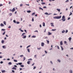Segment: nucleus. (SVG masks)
Wrapping results in <instances>:
<instances>
[{
  "instance_id": "48",
  "label": "nucleus",
  "mask_w": 73,
  "mask_h": 73,
  "mask_svg": "<svg viewBox=\"0 0 73 73\" xmlns=\"http://www.w3.org/2000/svg\"><path fill=\"white\" fill-rule=\"evenodd\" d=\"M43 8L46 9V6L44 7H43Z\"/></svg>"
},
{
  "instance_id": "51",
  "label": "nucleus",
  "mask_w": 73,
  "mask_h": 73,
  "mask_svg": "<svg viewBox=\"0 0 73 73\" xmlns=\"http://www.w3.org/2000/svg\"><path fill=\"white\" fill-rule=\"evenodd\" d=\"M64 42L65 44H66V41H64Z\"/></svg>"
},
{
  "instance_id": "17",
  "label": "nucleus",
  "mask_w": 73,
  "mask_h": 73,
  "mask_svg": "<svg viewBox=\"0 0 73 73\" xmlns=\"http://www.w3.org/2000/svg\"><path fill=\"white\" fill-rule=\"evenodd\" d=\"M46 41L47 42V44H49V41L48 40H46Z\"/></svg>"
},
{
  "instance_id": "3",
  "label": "nucleus",
  "mask_w": 73,
  "mask_h": 73,
  "mask_svg": "<svg viewBox=\"0 0 73 73\" xmlns=\"http://www.w3.org/2000/svg\"><path fill=\"white\" fill-rule=\"evenodd\" d=\"M9 10L11 12H15V11H16V9H15V8H13V9L12 10L11 9H10Z\"/></svg>"
},
{
  "instance_id": "2",
  "label": "nucleus",
  "mask_w": 73,
  "mask_h": 73,
  "mask_svg": "<svg viewBox=\"0 0 73 73\" xmlns=\"http://www.w3.org/2000/svg\"><path fill=\"white\" fill-rule=\"evenodd\" d=\"M63 21H65V20L66 19H65V16H63L62 17V19H61Z\"/></svg>"
},
{
  "instance_id": "38",
  "label": "nucleus",
  "mask_w": 73,
  "mask_h": 73,
  "mask_svg": "<svg viewBox=\"0 0 73 73\" xmlns=\"http://www.w3.org/2000/svg\"><path fill=\"white\" fill-rule=\"evenodd\" d=\"M27 51L28 52H29H29H30V50H29V49H27Z\"/></svg>"
},
{
  "instance_id": "61",
  "label": "nucleus",
  "mask_w": 73,
  "mask_h": 73,
  "mask_svg": "<svg viewBox=\"0 0 73 73\" xmlns=\"http://www.w3.org/2000/svg\"><path fill=\"white\" fill-rule=\"evenodd\" d=\"M16 13H17V11H15V14H16Z\"/></svg>"
},
{
  "instance_id": "30",
  "label": "nucleus",
  "mask_w": 73,
  "mask_h": 73,
  "mask_svg": "<svg viewBox=\"0 0 73 73\" xmlns=\"http://www.w3.org/2000/svg\"><path fill=\"white\" fill-rule=\"evenodd\" d=\"M26 59V58H25V57H23V61H25V60Z\"/></svg>"
},
{
  "instance_id": "45",
  "label": "nucleus",
  "mask_w": 73,
  "mask_h": 73,
  "mask_svg": "<svg viewBox=\"0 0 73 73\" xmlns=\"http://www.w3.org/2000/svg\"><path fill=\"white\" fill-rule=\"evenodd\" d=\"M70 73H72V70H70Z\"/></svg>"
},
{
  "instance_id": "54",
  "label": "nucleus",
  "mask_w": 73,
  "mask_h": 73,
  "mask_svg": "<svg viewBox=\"0 0 73 73\" xmlns=\"http://www.w3.org/2000/svg\"><path fill=\"white\" fill-rule=\"evenodd\" d=\"M12 72L13 73H15V71L14 70H12Z\"/></svg>"
},
{
  "instance_id": "59",
  "label": "nucleus",
  "mask_w": 73,
  "mask_h": 73,
  "mask_svg": "<svg viewBox=\"0 0 73 73\" xmlns=\"http://www.w3.org/2000/svg\"><path fill=\"white\" fill-rule=\"evenodd\" d=\"M14 67H15V68H17V66L16 65H15L14 66Z\"/></svg>"
},
{
  "instance_id": "13",
  "label": "nucleus",
  "mask_w": 73,
  "mask_h": 73,
  "mask_svg": "<svg viewBox=\"0 0 73 73\" xmlns=\"http://www.w3.org/2000/svg\"><path fill=\"white\" fill-rule=\"evenodd\" d=\"M41 4L42 5H44L45 4V3H44V2H42L41 3Z\"/></svg>"
},
{
  "instance_id": "47",
  "label": "nucleus",
  "mask_w": 73,
  "mask_h": 73,
  "mask_svg": "<svg viewBox=\"0 0 73 73\" xmlns=\"http://www.w3.org/2000/svg\"><path fill=\"white\" fill-rule=\"evenodd\" d=\"M29 60H32V59L31 58L28 60V61H29Z\"/></svg>"
},
{
  "instance_id": "32",
  "label": "nucleus",
  "mask_w": 73,
  "mask_h": 73,
  "mask_svg": "<svg viewBox=\"0 0 73 73\" xmlns=\"http://www.w3.org/2000/svg\"><path fill=\"white\" fill-rule=\"evenodd\" d=\"M34 17H33L32 20V21H34Z\"/></svg>"
},
{
  "instance_id": "20",
  "label": "nucleus",
  "mask_w": 73,
  "mask_h": 73,
  "mask_svg": "<svg viewBox=\"0 0 73 73\" xmlns=\"http://www.w3.org/2000/svg\"><path fill=\"white\" fill-rule=\"evenodd\" d=\"M5 70H3L2 71V73H5Z\"/></svg>"
},
{
  "instance_id": "12",
  "label": "nucleus",
  "mask_w": 73,
  "mask_h": 73,
  "mask_svg": "<svg viewBox=\"0 0 73 73\" xmlns=\"http://www.w3.org/2000/svg\"><path fill=\"white\" fill-rule=\"evenodd\" d=\"M21 29H19V30H20V31L21 32H24V31L23 30H21Z\"/></svg>"
},
{
  "instance_id": "35",
  "label": "nucleus",
  "mask_w": 73,
  "mask_h": 73,
  "mask_svg": "<svg viewBox=\"0 0 73 73\" xmlns=\"http://www.w3.org/2000/svg\"><path fill=\"white\" fill-rule=\"evenodd\" d=\"M13 22L14 23H15V24H16V21L15 20H14L13 21Z\"/></svg>"
},
{
  "instance_id": "63",
  "label": "nucleus",
  "mask_w": 73,
  "mask_h": 73,
  "mask_svg": "<svg viewBox=\"0 0 73 73\" xmlns=\"http://www.w3.org/2000/svg\"><path fill=\"white\" fill-rule=\"evenodd\" d=\"M23 6V4H21L20 5V7H22Z\"/></svg>"
},
{
  "instance_id": "25",
  "label": "nucleus",
  "mask_w": 73,
  "mask_h": 73,
  "mask_svg": "<svg viewBox=\"0 0 73 73\" xmlns=\"http://www.w3.org/2000/svg\"><path fill=\"white\" fill-rule=\"evenodd\" d=\"M32 37H33V38H35L36 37V36L35 35H33V36H32Z\"/></svg>"
},
{
  "instance_id": "34",
  "label": "nucleus",
  "mask_w": 73,
  "mask_h": 73,
  "mask_svg": "<svg viewBox=\"0 0 73 73\" xmlns=\"http://www.w3.org/2000/svg\"><path fill=\"white\" fill-rule=\"evenodd\" d=\"M39 9L40 10H42V11H43V9H42V8H41V7H40L39 8Z\"/></svg>"
},
{
  "instance_id": "18",
  "label": "nucleus",
  "mask_w": 73,
  "mask_h": 73,
  "mask_svg": "<svg viewBox=\"0 0 73 73\" xmlns=\"http://www.w3.org/2000/svg\"><path fill=\"white\" fill-rule=\"evenodd\" d=\"M0 25L1 27H4V25L3 23H1Z\"/></svg>"
},
{
  "instance_id": "52",
  "label": "nucleus",
  "mask_w": 73,
  "mask_h": 73,
  "mask_svg": "<svg viewBox=\"0 0 73 73\" xmlns=\"http://www.w3.org/2000/svg\"><path fill=\"white\" fill-rule=\"evenodd\" d=\"M3 4H0V7H2V6H3Z\"/></svg>"
},
{
  "instance_id": "1",
  "label": "nucleus",
  "mask_w": 73,
  "mask_h": 73,
  "mask_svg": "<svg viewBox=\"0 0 73 73\" xmlns=\"http://www.w3.org/2000/svg\"><path fill=\"white\" fill-rule=\"evenodd\" d=\"M54 19H60L61 18V16H60L55 17H53Z\"/></svg>"
},
{
  "instance_id": "49",
  "label": "nucleus",
  "mask_w": 73,
  "mask_h": 73,
  "mask_svg": "<svg viewBox=\"0 0 73 73\" xmlns=\"http://www.w3.org/2000/svg\"><path fill=\"white\" fill-rule=\"evenodd\" d=\"M72 15V12H70V14L69 15V16H70V15Z\"/></svg>"
},
{
  "instance_id": "6",
  "label": "nucleus",
  "mask_w": 73,
  "mask_h": 73,
  "mask_svg": "<svg viewBox=\"0 0 73 73\" xmlns=\"http://www.w3.org/2000/svg\"><path fill=\"white\" fill-rule=\"evenodd\" d=\"M26 37H27V36L25 35V36H23L22 37V38H26Z\"/></svg>"
},
{
  "instance_id": "44",
  "label": "nucleus",
  "mask_w": 73,
  "mask_h": 73,
  "mask_svg": "<svg viewBox=\"0 0 73 73\" xmlns=\"http://www.w3.org/2000/svg\"><path fill=\"white\" fill-rule=\"evenodd\" d=\"M68 30H66V33H68Z\"/></svg>"
},
{
  "instance_id": "29",
  "label": "nucleus",
  "mask_w": 73,
  "mask_h": 73,
  "mask_svg": "<svg viewBox=\"0 0 73 73\" xmlns=\"http://www.w3.org/2000/svg\"><path fill=\"white\" fill-rule=\"evenodd\" d=\"M16 23L17 24H19L20 23V22H19L17 21Z\"/></svg>"
},
{
  "instance_id": "23",
  "label": "nucleus",
  "mask_w": 73,
  "mask_h": 73,
  "mask_svg": "<svg viewBox=\"0 0 73 73\" xmlns=\"http://www.w3.org/2000/svg\"><path fill=\"white\" fill-rule=\"evenodd\" d=\"M1 42L2 44H4V40H2Z\"/></svg>"
},
{
  "instance_id": "58",
  "label": "nucleus",
  "mask_w": 73,
  "mask_h": 73,
  "mask_svg": "<svg viewBox=\"0 0 73 73\" xmlns=\"http://www.w3.org/2000/svg\"><path fill=\"white\" fill-rule=\"evenodd\" d=\"M36 66H35L33 68V69H36Z\"/></svg>"
},
{
  "instance_id": "8",
  "label": "nucleus",
  "mask_w": 73,
  "mask_h": 73,
  "mask_svg": "<svg viewBox=\"0 0 73 73\" xmlns=\"http://www.w3.org/2000/svg\"><path fill=\"white\" fill-rule=\"evenodd\" d=\"M12 70H16V68H15V67H13L12 68Z\"/></svg>"
},
{
  "instance_id": "5",
  "label": "nucleus",
  "mask_w": 73,
  "mask_h": 73,
  "mask_svg": "<svg viewBox=\"0 0 73 73\" xmlns=\"http://www.w3.org/2000/svg\"><path fill=\"white\" fill-rule=\"evenodd\" d=\"M2 48H3V49H6L7 47H6L5 45H4L2 46Z\"/></svg>"
},
{
  "instance_id": "19",
  "label": "nucleus",
  "mask_w": 73,
  "mask_h": 73,
  "mask_svg": "<svg viewBox=\"0 0 73 73\" xmlns=\"http://www.w3.org/2000/svg\"><path fill=\"white\" fill-rule=\"evenodd\" d=\"M27 13H31V11H27Z\"/></svg>"
},
{
  "instance_id": "31",
  "label": "nucleus",
  "mask_w": 73,
  "mask_h": 73,
  "mask_svg": "<svg viewBox=\"0 0 73 73\" xmlns=\"http://www.w3.org/2000/svg\"><path fill=\"white\" fill-rule=\"evenodd\" d=\"M56 10H57V11H58V12H60V9H56Z\"/></svg>"
},
{
  "instance_id": "60",
  "label": "nucleus",
  "mask_w": 73,
  "mask_h": 73,
  "mask_svg": "<svg viewBox=\"0 0 73 73\" xmlns=\"http://www.w3.org/2000/svg\"><path fill=\"white\" fill-rule=\"evenodd\" d=\"M19 69H20V70H22V68H19Z\"/></svg>"
},
{
  "instance_id": "42",
  "label": "nucleus",
  "mask_w": 73,
  "mask_h": 73,
  "mask_svg": "<svg viewBox=\"0 0 73 73\" xmlns=\"http://www.w3.org/2000/svg\"><path fill=\"white\" fill-rule=\"evenodd\" d=\"M56 29H52V31H56Z\"/></svg>"
},
{
  "instance_id": "16",
  "label": "nucleus",
  "mask_w": 73,
  "mask_h": 73,
  "mask_svg": "<svg viewBox=\"0 0 73 73\" xmlns=\"http://www.w3.org/2000/svg\"><path fill=\"white\" fill-rule=\"evenodd\" d=\"M65 31L64 30H63V31H62V33H65Z\"/></svg>"
},
{
  "instance_id": "64",
  "label": "nucleus",
  "mask_w": 73,
  "mask_h": 73,
  "mask_svg": "<svg viewBox=\"0 0 73 73\" xmlns=\"http://www.w3.org/2000/svg\"><path fill=\"white\" fill-rule=\"evenodd\" d=\"M45 53H46H46H47V52L46 51H44Z\"/></svg>"
},
{
  "instance_id": "4",
  "label": "nucleus",
  "mask_w": 73,
  "mask_h": 73,
  "mask_svg": "<svg viewBox=\"0 0 73 73\" xmlns=\"http://www.w3.org/2000/svg\"><path fill=\"white\" fill-rule=\"evenodd\" d=\"M41 46H44V43L42 42L41 43Z\"/></svg>"
},
{
  "instance_id": "43",
  "label": "nucleus",
  "mask_w": 73,
  "mask_h": 73,
  "mask_svg": "<svg viewBox=\"0 0 73 73\" xmlns=\"http://www.w3.org/2000/svg\"><path fill=\"white\" fill-rule=\"evenodd\" d=\"M3 23H4V24H5V25H6V22L5 21H4Z\"/></svg>"
},
{
  "instance_id": "22",
  "label": "nucleus",
  "mask_w": 73,
  "mask_h": 73,
  "mask_svg": "<svg viewBox=\"0 0 73 73\" xmlns=\"http://www.w3.org/2000/svg\"><path fill=\"white\" fill-rule=\"evenodd\" d=\"M68 40H69V41H71L72 40V38L70 37V38H68Z\"/></svg>"
},
{
  "instance_id": "26",
  "label": "nucleus",
  "mask_w": 73,
  "mask_h": 73,
  "mask_svg": "<svg viewBox=\"0 0 73 73\" xmlns=\"http://www.w3.org/2000/svg\"><path fill=\"white\" fill-rule=\"evenodd\" d=\"M43 27H45V23L43 22Z\"/></svg>"
},
{
  "instance_id": "28",
  "label": "nucleus",
  "mask_w": 73,
  "mask_h": 73,
  "mask_svg": "<svg viewBox=\"0 0 73 73\" xmlns=\"http://www.w3.org/2000/svg\"><path fill=\"white\" fill-rule=\"evenodd\" d=\"M20 57H24V55H21L20 56Z\"/></svg>"
},
{
  "instance_id": "15",
  "label": "nucleus",
  "mask_w": 73,
  "mask_h": 73,
  "mask_svg": "<svg viewBox=\"0 0 73 73\" xmlns=\"http://www.w3.org/2000/svg\"><path fill=\"white\" fill-rule=\"evenodd\" d=\"M52 35V33H50V32H48V35Z\"/></svg>"
},
{
  "instance_id": "40",
  "label": "nucleus",
  "mask_w": 73,
  "mask_h": 73,
  "mask_svg": "<svg viewBox=\"0 0 73 73\" xmlns=\"http://www.w3.org/2000/svg\"><path fill=\"white\" fill-rule=\"evenodd\" d=\"M31 46V45H29V46H28L27 47V48H29V47H30Z\"/></svg>"
},
{
  "instance_id": "46",
  "label": "nucleus",
  "mask_w": 73,
  "mask_h": 73,
  "mask_svg": "<svg viewBox=\"0 0 73 73\" xmlns=\"http://www.w3.org/2000/svg\"><path fill=\"white\" fill-rule=\"evenodd\" d=\"M35 13H35V12H34L32 13V15H35Z\"/></svg>"
},
{
  "instance_id": "39",
  "label": "nucleus",
  "mask_w": 73,
  "mask_h": 73,
  "mask_svg": "<svg viewBox=\"0 0 73 73\" xmlns=\"http://www.w3.org/2000/svg\"><path fill=\"white\" fill-rule=\"evenodd\" d=\"M44 14H45V15H49V14H48V13H44Z\"/></svg>"
},
{
  "instance_id": "36",
  "label": "nucleus",
  "mask_w": 73,
  "mask_h": 73,
  "mask_svg": "<svg viewBox=\"0 0 73 73\" xmlns=\"http://www.w3.org/2000/svg\"><path fill=\"white\" fill-rule=\"evenodd\" d=\"M50 63L51 65H53V62H52V61H50Z\"/></svg>"
},
{
  "instance_id": "14",
  "label": "nucleus",
  "mask_w": 73,
  "mask_h": 73,
  "mask_svg": "<svg viewBox=\"0 0 73 73\" xmlns=\"http://www.w3.org/2000/svg\"><path fill=\"white\" fill-rule=\"evenodd\" d=\"M62 41H61V42H60V45H62Z\"/></svg>"
},
{
  "instance_id": "37",
  "label": "nucleus",
  "mask_w": 73,
  "mask_h": 73,
  "mask_svg": "<svg viewBox=\"0 0 73 73\" xmlns=\"http://www.w3.org/2000/svg\"><path fill=\"white\" fill-rule=\"evenodd\" d=\"M34 58H36V57H37V55H34Z\"/></svg>"
},
{
  "instance_id": "7",
  "label": "nucleus",
  "mask_w": 73,
  "mask_h": 73,
  "mask_svg": "<svg viewBox=\"0 0 73 73\" xmlns=\"http://www.w3.org/2000/svg\"><path fill=\"white\" fill-rule=\"evenodd\" d=\"M25 33H24L22 34L21 35V36H25Z\"/></svg>"
},
{
  "instance_id": "27",
  "label": "nucleus",
  "mask_w": 73,
  "mask_h": 73,
  "mask_svg": "<svg viewBox=\"0 0 73 73\" xmlns=\"http://www.w3.org/2000/svg\"><path fill=\"white\" fill-rule=\"evenodd\" d=\"M9 65H12V62H9L8 63Z\"/></svg>"
},
{
  "instance_id": "24",
  "label": "nucleus",
  "mask_w": 73,
  "mask_h": 73,
  "mask_svg": "<svg viewBox=\"0 0 73 73\" xmlns=\"http://www.w3.org/2000/svg\"><path fill=\"white\" fill-rule=\"evenodd\" d=\"M21 67H22V68H23L24 66L23 65H20Z\"/></svg>"
},
{
  "instance_id": "57",
  "label": "nucleus",
  "mask_w": 73,
  "mask_h": 73,
  "mask_svg": "<svg viewBox=\"0 0 73 73\" xmlns=\"http://www.w3.org/2000/svg\"><path fill=\"white\" fill-rule=\"evenodd\" d=\"M3 62L1 61L0 62V64H3Z\"/></svg>"
},
{
  "instance_id": "55",
  "label": "nucleus",
  "mask_w": 73,
  "mask_h": 73,
  "mask_svg": "<svg viewBox=\"0 0 73 73\" xmlns=\"http://www.w3.org/2000/svg\"><path fill=\"white\" fill-rule=\"evenodd\" d=\"M24 31H25V32L27 33V30H24Z\"/></svg>"
},
{
  "instance_id": "41",
  "label": "nucleus",
  "mask_w": 73,
  "mask_h": 73,
  "mask_svg": "<svg viewBox=\"0 0 73 73\" xmlns=\"http://www.w3.org/2000/svg\"><path fill=\"white\" fill-rule=\"evenodd\" d=\"M14 62H17V61L16 60H14Z\"/></svg>"
},
{
  "instance_id": "56",
  "label": "nucleus",
  "mask_w": 73,
  "mask_h": 73,
  "mask_svg": "<svg viewBox=\"0 0 73 73\" xmlns=\"http://www.w3.org/2000/svg\"><path fill=\"white\" fill-rule=\"evenodd\" d=\"M5 32L2 35H5Z\"/></svg>"
},
{
  "instance_id": "11",
  "label": "nucleus",
  "mask_w": 73,
  "mask_h": 73,
  "mask_svg": "<svg viewBox=\"0 0 73 73\" xmlns=\"http://www.w3.org/2000/svg\"><path fill=\"white\" fill-rule=\"evenodd\" d=\"M27 64H28L29 65L30 64V63H31V61H29L27 62Z\"/></svg>"
},
{
  "instance_id": "21",
  "label": "nucleus",
  "mask_w": 73,
  "mask_h": 73,
  "mask_svg": "<svg viewBox=\"0 0 73 73\" xmlns=\"http://www.w3.org/2000/svg\"><path fill=\"white\" fill-rule=\"evenodd\" d=\"M23 63L21 62H20V63H18V64H19V65H21Z\"/></svg>"
},
{
  "instance_id": "50",
  "label": "nucleus",
  "mask_w": 73,
  "mask_h": 73,
  "mask_svg": "<svg viewBox=\"0 0 73 73\" xmlns=\"http://www.w3.org/2000/svg\"><path fill=\"white\" fill-rule=\"evenodd\" d=\"M37 49L38 50H40V49H41V48H37Z\"/></svg>"
},
{
  "instance_id": "33",
  "label": "nucleus",
  "mask_w": 73,
  "mask_h": 73,
  "mask_svg": "<svg viewBox=\"0 0 73 73\" xmlns=\"http://www.w3.org/2000/svg\"><path fill=\"white\" fill-rule=\"evenodd\" d=\"M60 47L61 48L62 50H64V48H62V47L61 46Z\"/></svg>"
},
{
  "instance_id": "53",
  "label": "nucleus",
  "mask_w": 73,
  "mask_h": 73,
  "mask_svg": "<svg viewBox=\"0 0 73 73\" xmlns=\"http://www.w3.org/2000/svg\"><path fill=\"white\" fill-rule=\"evenodd\" d=\"M34 32H38V31L36 30L35 31H34Z\"/></svg>"
},
{
  "instance_id": "9",
  "label": "nucleus",
  "mask_w": 73,
  "mask_h": 73,
  "mask_svg": "<svg viewBox=\"0 0 73 73\" xmlns=\"http://www.w3.org/2000/svg\"><path fill=\"white\" fill-rule=\"evenodd\" d=\"M57 61H58V62H59L60 63L61 62V60H60V59H58L57 60Z\"/></svg>"
},
{
  "instance_id": "62",
  "label": "nucleus",
  "mask_w": 73,
  "mask_h": 73,
  "mask_svg": "<svg viewBox=\"0 0 73 73\" xmlns=\"http://www.w3.org/2000/svg\"><path fill=\"white\" fill-rule=\"evenodd\" d=\"M70 49H72V50H73V47H72V48H70Z\"/></svg>"
},
{
  "instance_id": "10",
  "label": "nucleus",
  "mask_w": 73,
  "mask_h": 73,
  "mask_svg": "<svg viewBox=\"0 0 73 73\" xmlns=\"http://www.w3.org/2000/svg\"><path fill=\"white\" fill-rule=\"evenodd\" d=\"M9 16H12V13H10L9 14Z\"/></svg>"
}]
</instances>
